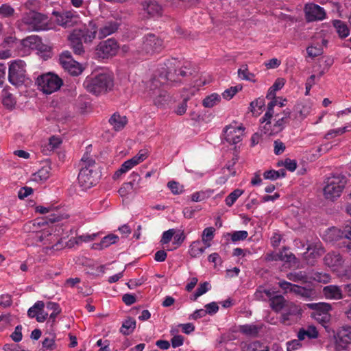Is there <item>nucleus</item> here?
Here are the masks:
<instances>
[{
    "instance_id": "nucleus-1",
    "label": "nucleus",
    "mask_w": 351,
    "mask_h": 351,
    "mask_svg": "<svg viewBox=\"0 0 351 351\" xmlns=\"http://www.w3.org/2000/svg\"><path fill=\"white\" fill-rule=\"evenodd\" d=\"M97 173L95 171V162L93 159L84 156L81 159V169L77 180L82 190H87L97 183Z\"/></svg>"
},
{
    "instance_id": "nucleus-2",
    "label": "nucleus",
    "mask_w": 351,
    "mask_h": 351,
    "mask_svg": "<svg viewBox=\"0 0 351 351\" xmlns=\"http://www.w3.org/2000/svg\"><path fill=\"white\" fill-rule=\"evenodd\" d=\"M83 86L88 93L98 95L110 89L113 86V82L109 75L101 73L95 76H88Z\"/></svg>"
},
{
    "instance_id": "nucleus-3",
    "label": "nucleus",
    "mask_w": 351,
    "mask_h": 351,
    "mask_svg": "<svg viewBox=\"0 0 351 351\" xmlns=\"http://www.w3.org/2000/svg\"><path fill=\"white\" fill-rule=\"evenodd\" d=\"M346 183V178L342 174H335L327 178L323 189L324 197L335 201L341 196Z\"/></svg>"
},
{
    "instance_id": "nucleus-4",
    "label": "nucleus",
    "mask_w": 351,
    "mask_h": 351,
    "mask_svg": "<svg viewBox=\"0 0 351 351\" xmlns=\"http://www.w3.org/2000/svg\"><path fill=\"white\" fill-rule=\"evenodd\" d=\"M48 17L42 13L30 11L25 13L21 19V25L29 32L44 30L47 25Z\"/></svg>"
},
{
    "instance_id": "nucleus-5",
    "label": "nucleus",
    "mask_w": 351,
    "mask_h": 351,
    "mask_svg": "<svg viewBox=\"0 0 351 351\" xmlns=\"http://www.w3.org/2000/svg\"><path fill=\"white\" fill-rule=\"evenodd\" d=\"M306 306L313 310L311 313V317L322 324L327 330L328 324L331 319L330 311L332 310L331 305L328 303H309Z\"/></svg>"
},
{
    "instance_id": "nucleus-6",
    "label": "nucleus",
    "mask_w": 351,
    "mask_h": 351,
    "mask_svg": "<svg viewBox=\"0 0 351 351\" xmlns=\"http://www.w3.org/2000/svg\"><path fill=\"white\" fill-rule=\"evenodd\" d=\"M36 83L39 88L45 94H51L60 89L63 84L58 75L47 73L38 77Z\"/></svg>"
},
{
    "instance_id": "nucleus-7",
    "label": "nucleus",
    "mask_w": 351,
    "mask_h": 351,
    "mask_svg": "<svg viewBox=\"0 0 351 351\" xmlns=\"http://www.w3.org/2000/svg\"><path fill=\"white\" fill-rule=\"evenodd\" d=\"M26 64L22 60H16L11 62L8 69V80L14 86L23 84L26 77Z\"/></svg>"
},
{
    "instance_id": "nucleus-8",
    "label": "nucleus",
    "mask_w": 351,
    "mask_h": 351,
    "mask_svg": "<svg viewBox=\"0 0 351 351\" xmlns=\"http://www.w3.org/2000/svg\"><path fill=\"white\" fill-rule=\"evenodd\" d=\"M162 48V40L155 34H148L143 37L141 47L143 52L152 55L155 53H159Z\"/></svg>"
},
{
    "instance_id": "nucleus-9",
    "label": "nucleus",
    "mask_w": 351,
    "mask_h": 351,
    "mask_svg": "<svg viewBox=\"0 0 351 351\" xmlns=\"http://www.w3.org/2000/svg\"><path fill=\"white\" fill-rule=\"evenodd\" d=\"M59 62L64 69L72 75H78L83 71L82 65L73 59L71 52L68 51L60 54Z\"/></svg>"
},
{
    "instance_id": "nucleus-10",
    "label": "nucleus",
    "mask_w": 351,
    "mask_h": 351,
    "mask_svg": "<svg viewBox=\"0 0 351 351\" xmlns=\"http://www.w3.org/2000/svg\"><path fill=\"white\" fill-rule=\"evenodd\" d=\"M119 49L117 42L112 38H109L101 41L97 46V54L99 58H107L110 56H114Z\"/></svg>"
},
{
    "instance_id": "nucleus-11",
    "label": "nucleus",
    "mask_w": 351,
    "mask_h": 351,
    "mask_svg": "<svg viewBox=\"0 0 351 351\" xmlns=\"http://www.w3.org/2000/svg\"><path fill=\"white\" fill-rule=\"evenodd\" d=\"M304 12L305 18L308 22L322 21L326 16L324 9L314 3L306 4L304 8Z\"/></svg>"
},
{
    "instance_id": "nucleus-12",
    "label": "nucleus",
    "mask_w": 351,
    "mask_h": 351,
    "mask_svg": "<svg viewBox=\"0 0 351 351\" xmlns=\"http://www.w3.org/2000/svg\"><path fill=\"white\" fill-rule=\"evenodd\" d=\"M336 346L339 350L345 349L348 344L351 343V326H343L335 336Z\"/></svg>"
},
{
    "instance_id": "nucleus-13",
    "label": "nucleus",
    "mask_w": 351,
    "mask_h": 351,
    "mask_svg": "<svg viewBox=\"0 0 351 351\" xmlns=\"http://www.w3.org/2000/svg\"><path fill=\"white\" fill-rule=\"evenodd\" d=\"M143 11L150 17L161 16L163 12L162 5L155 0H145L142 3Z\"/></svg>"
},
{
    "instance_id": "nucleus-14",
    "label": "nucleus",
    "mask_w": 351,
    "mask_h": 351,
    "mask_svg": "<svg viewBox=\"0 0 351 351\" xmlns=\"http://www.w3.org/2000/svg\"><path fill=\"white\" fill-rule=\"evenodd\" d=\"M327 235L332 241L337 240L339 238H346L351 240V221H348L342 229L336 228L329 229Z\"/></svg>"
},
{
    "instance_id": "nucleus-15",
    "label": "nucleus",
    "mask_w": 351,
    "mask_h": 351,
    "mask_svg": "<svg viewBox=\"0 0 351 351\" xmlns=\"http://www.w3.org/2000/svg\"><path fill=\"white\" fill-rule=\"evenodd\" d=\"M243 130L241 127L227 126L224 130V138L230 144L234 145L242 140Z\"/></svg>"
},
{
    "instance_id": "nucleus-16",
    "label": "nucleus",
    "mask_w": 351,
    "mask_h": 351,
    "mask_svg": "<svg viewBox=\"0 0 351 351\" xmlns=\"http://www.w3.org/2000/svg\"><path fill=\"white\" fill-rule=\"evenodd\" d=\"M85 43H91L96 37L97 29L95 23L90 22L82 29H75Z\"/></svg>"
},
{
    "instance_id": "nucleus-17",
    "label": "nucleus",
    "mask_w": 351,
    "mask_h": 351,
    "mask_svg": "<svg viewBox=\"0 0 351 351\" xmlns=\"http://www.w3.org/2000/svg\"><path fill=\"white\" fill-rule=\"evenodd\" d=\"M269 302L270 308L274 312L279 313L286 307L288 301L283 295L278 294V292L276 291V293L271 295Z\"/></svg>"
},
{
    "instance_id": "nucleus-18",
    "label": "nucleus",
    "mask_w": 351,
    "mask_h": 351,
    "mask_svg": "<svg viewBox=\"0 0 351 351\" xmlns=\"http://www.w3.org/2000/svg\"><path fill=\"white\" fill-rule=\"evenodd\" d=\"M132 181L124 183L119 190V193L121 196H126L132 192H136V188L134 186L135 182L138 183L141 180L139 175L133 172L131 174Z\"/></svg>"
},
{
    "instance_id": "nucleus-19",
    "label": "nucleus",
    "mask_w": 351,
    "mask_h": 351,
    "mask_svg": "<svg viewBox=\"0 0 351 351\" xmlns=\"http://www.w3.org/2000/svg\"><path fill=\"white\" fill-rule=\"evenodd\" d=\"M291 117V110L288 108L283 110L282 113L277 112L276 114V121L274 127L276 132H280L283 130L285 125L289 123Z\"/></svg>"
},
{
    "instance_id": "nucleus-20",
    "label": "nucleus",
    "mask_w": 351,
    "mask_h": 351,
    "mask_svg": "<svg viewBox=\"0 0 351 351\" xmlns=\"http://www.w3.org/2000/svg\"><path fill=\"white\" fill-rule=\"evenodd\" d=\"M119 24L116 21H107L99 29L97 33L98 38L102 39L114 33L119 28Z\"/></svg>"
},
{
    "instance_id": "nucleus-21",
    "label": "nucleus",
    "mask_w": 351,
    "mask_h": 351,
    "mask_svg": "<svg viewBox=\"0 0 351 351\" xmlns=\"http://www.w3.org/2000/svg\"><path fill=\"white\" fill-rule=\"evenodd\" d=\"M326 265L332 268H337L341 266L343 263L342 256L338 252H332L328 253L324 258Z\"/></svg>"
},
{
    "instance_id": "nucleus-22",
    "label": "nucleus",
    "mask_w": 351,
    "mask_h": 351,
    "mask_svg": "<svg viewBox=\"0 0 351 351\" xmlns=\"http://www.w3.org/2000/svg\"><path fill=\"white\" fill-rule=\"evenodd\" d=\"M69 40L70 45L73 50V52L76 55H82L84 53V47L82 43L83 40L77 33L73 30V32L69 35Z\"/></svg>"
},
{
    "instance_id": "nucleus-23",
    "label": "nucleus",
    "mask_w": 351,
    "mask_h": 351,
    "mask_svg": "<svg viewBox=\"0 0 351 351\" xmlns=\"http://www.w3.org/2000/svg\"><path fill=\"white\" fill-rule=\"evenodd\" d=\"M297 337L300 341H303L306 337L309 339H315L319 337V332L315 326L310 325L308 326L306 328H300L298 332Z\"/></svg>"
},
{
    "instance_id": "nucleus-24",
    "label": "nucleus",
    "mask_w": 351,
    "mask_h": 351,
    "mask_svg": "<svg viewBox=\"0 0 351 351\" xmlns=\"http://www.w3.org/2000/svg\"><path fill=\"white\" fill-rule=\"evenodd\" d=\"M311 109V105L307 101L298 103L295 106V117L300 121L303 120L310 113Z\"/></svg>"
},
{
    "instance_id": "nucleus-25",
    "label": "nucleus",
    "mask_w": 351,
    "mask_h": 351,
    "mask_svg": "<svg viewBox=\"0 0 351 351\" xmlns=\"http://www.w3.org/2000/svg\"><path fill=\"white\" fill-rule=\"evenodd\" d=\"M324 295L331 300H339L342 298V291L339 287L336 285L326 286L323 289Z\"/></svg>"
},
{
    "instance_id": "nucleus-26",
    "label": "nucleus",
    "mask_w": 351,
    "mask_h": 351,
    "mask_svg": "<svg viewBox=\"0 0 351 351\" xmlns=\"http://www.w3.org/2000/svg\"><path fill=\"white\" fill-rule=\"evenodd\" d=\"M274 293H276V291L271 289H266L263 286L258 287L254 293V299L259 301H269L270 298Z\"/></svg>"
},
{
    "instance_id": "nucleus-27",
    "label": "nucleus",
    "mask_w": 351,
    "mask_h": 351,
    "mask_svg": "<svg viewBox=\"0 0 351 351\" xmlns=\"http://www.w3.org/2000/svg\"><path fill=\"white\" fill-rule=\"evenodd\" d=\"M51 168L47 164L40 169L37 172L32 174V180L35 182H44L47 180L51 174Z\"/></svg>"
},
{
    "instance_id": "nucleus-28",
    "label": "nucleus",
    "mask_w": 351,
    "mask_h": 351,
    "mask_svg": "<svg viewBox=\"0 0 351 351\" xmlns=\"http://www.w3.org/2000/svg\"><path fill=\"white\" fill-rule=\"evenodd\" d=\"M119 240V237L114 234H110L104 237L100 243H95L93 247L95 250H102L104 248L109 247L110 245L116 243Z\"/></svg>"
},
{
    "instance_id": "nucleus-29",
    "label": "nucleus",
    "mask_w": 351,
    "mask_h": 351,
    "mask_svg": "<svg viewBox=\"0 0 351 351\" xmlns=\"http://www.w3.org/2000/svg\"><path fill=\"white\" fill-rule=\"evenodd\" d=\"M126 117H121L118 113H114L109 119V123L116 131L121 130L127 123Z\"/></svg>"
},
{
    "instance_id": "nucleus-30",
    "label": "nucleus",
    "mask_w": 351,
    "mask_h": 351,
    "mask_svg": "<svg viewBox=\"0 0 351 351\" xmlns=\"http://www.w3.org/2000/svg\"><path fill=\"white\" fill-rule=\"evenodd\" d=\"M261 328L262 326L253 324H245L239 326V331L247 336L256 337Z\"/></svg>"
},
{
    "instance_id": "nucleus-31",
    "label": "nucleus",
    "mask_w": 351,
    "mask_h": 351,
    "mask_svg": "<svg viewBox=\"0 0 351 351\" xmlns=\"http://www.w3.org/2000/svg\"><path fill=\"white\" fill-rule=\"evenodd\" d=\"M136 320L129 317L122 324L120 328V332L123 335H129L133 332L136 328Z\"/></svg>"
},
{
    "instance_id": "nucleus-32",
    "label": "nucleus",
    "mask_w": 351,
    "mask_h": 351,
    "mask_svg": "<svg viewBox=\"0 0 351 351\" xmlns=\"http://www.w3.org/2000/svg\"><path fill=\"white\" fill-rule=\"evenodd\" d=\"M56 15V23L63 27H69L72 24L73 15L70 12H64L62 14H58L53 12Z\"/></svg>"
},
{
    "instance_id": "nucleus-33",
    "label": "nucleus",
    "mask_w": 351,
    "mask_h": 351,
    "mask_svg": "<svg viewBox=\"0 0 351 351\" xmlns=\"http://www.w3.org/2000/svg\"><path fill=\"white\" fill-rule=\"evenodd\" d=\"M332 25L336 29L339 36L341 38H346L350 33L347 24L341 20H334Z\"/></svg>"
},
{
    "instance_id": "nucleus-34",
    "label": "nucleus",
    "mask_w": 351,
    "mask_h": 351,
    "mask_svg": "<svg viewBox=\"0 0 351 351\" xmlns=\"http://www.w3.org/2000/svg\"><path fill=\"white\" fill-rule=\"evenodd\" d=\"M21 43L25 47L38 49L41 44V39L38 36H30L23 39Z\"/></svg>"
},
{
    "instance_id": "nucleus-35",
    "label": "nucleus",
    "mask_w": 351,
    "mask_h": 351,
    "mask_svg": "<svg viewBox=\"0 0 351 351\" xmlns=\"http://www.w3.org/2000/svg\"><path fill=\"white\" fill-rule=\"evenodd\" d=\"M205 250L206 247L202 245L201 241H195L191 244L189 253L192 258H196L202 255Z\"/></svg>"
},
{
    "instance_id": "nucleus-36",
    "label": "nucleus",
    "mask_w": 351,
    "mask_h": 351,
    "mask_svg": "<svg viewBox=\"0 0 351 351\" xmlns=\"http://www.w3.org/2000/svg\"><path fill=\"white\" fill-rule=\"evenodd\" d=\"M277 106V99H272L267 105V110L264 114V116L261 118L262 123H264L267 120H271V119L275 116L278 112V110H275L274 108Z\"/></svg>"
},
{
    "instance_id": "nucleus-37",
    "label": "nucleus",
    "mask_w": 351,
    "mask_h": 351,
    "mask_svg": "<svg viewBox=\"0 0 351 351\" xmlns=\"http://www.w3.org/2000/svg\"><path fill=\"white\" fill-rule=\"evenodd\" d=\"M45 303L43 301H37L32 307L27 311V315L31 317H37L41 311L45 308Z\"/></svg>"
},
{
    "instance_id": "nucleus-38",
    "label": "nucleus",
    "mask_w": 351,
    "mask_h": 351,
    "mask_svg": "<svg viewBox=\"0 0 351 351\" xmlns=\"http://www.w3.org/2000/svg\"><path fill=\"white\" fill-rule=\"evenodd\" d=\"M221 97L217 93H213L204 99L202 104L206 108H212L220 101Z\"/></svg>"
},
{
    "instance_id": "nucleus-39",
    "label": "nucleus",
    "mask_w": 351,
    "mask_h": 351,
    "mask_svg": "<svg viewBox=\"0 0 351 351\" xmlns=\"http://www.w3.org/2000/svg\"><path fill=\"white\" fill-rule=\"evenodd\" d=\"M243 193V191L237 189L231 192L225 199V202L228 206H232L237 199Z\"/></svg>"
},
{
    "instance_id": "nucleus-40",
    "label": "nucleus",
    "mask_w": 351,
    "mask_h": 351,
    "mask_svg": "<svg viewBox=\"0 0 351 351\" xmlns=\"http://www.w3.org/2000/svg\"><path fill=\"white\" fill-rule=\"evenodd\" d=\"M287 278L293 282H306L308 280L307 276L303 271L291 272L287 274Z\"/></svg>"
},
{
    "instance_id": "nucleus-41",
    "label": "nucleus",
    "mask_w": 351,
    "mask_h": 351,
    "mask_svg": "<svg viewBox=\"0 0 351 351\" xmlns=\"http://www.w3.org/2000/svg\"><path fill=\"white\" fill-rule=\"evenodd\" d=\"M3 104L9 109H12L16 105V100L13 95L8 91L3 92Z\"/></svg>"
},
{
    "instance_id": "nucleus-42",
    "label": "nucleus",
    "mask_w": 351,
    "mask_h": 351,
    "mask_svg": "<svg viewBox=\"0 0 351 351\" xmlns=\"http://www.w3.org/2000/svg\"><path fill=\"white\" fill-rule=\"evenodd\" d=\"M210 289V285L208 282L201 283L199 287L196 289L193 298L191 299L195 301L199 296L206 293Z\"/></svg>"
},
{
    "instance_id": "nucleus-43",
    "label": "nucleus",
    "mask_w": 351,
    "mask_h": 351,
    "mask_svg": "<svg viewBox=\"0 0 351 351\" xmlns=\"http://www.w3.org/2000/svg\"><path fill=\"white\" fill-rule=\"evenodd\" d=\"M238 75L242 80L254 81L253 79L254 77V75L248 71L247 65H243L242 68H240L238 70Z\"/></svg>"
},
{
    "instance_id": "nucleus-44",
    "label": "nucleus",
    "mask_w": 351,
    "mask_h": 351,
    "mask_svg": "<svg viewBox=\"0 0 351 351\" xmlns=\"http://www.w3.org/2000/svg\"><path fill=\"white\" fill-rule=\"evenodd\" d=\"M178 332L176 329H171L170 331L171 335H174L171 339V346L173 348H178L183 345L184 337L182 335H176V333Z\"/></svg>"
},
{
    "instance_id": "nucleus-45",
    "label": "nucleus",
    "mask_w": 351,
    "mask_h": 351,
    "mask_svg": "<svg viewBox=\"0 0 351 351\" xmlns=\"http://www.w3.org/2000/svg\"><path fill=\"white\" fill-rule=\"evenodd\" d=\"M286 313L283 315L285 319H287L286 317L291 315H297L300 312V309L297 305L291 302H287L286 307L284 308Z\"/></svg>"
},
{
    "instance_id": "nucleus-46",
    "label": "nucleus",
    "mask_w": 351,
    "mask_h": 351,
    "mask_svg": "<svg viewBox=\"0 0 351 351\" xmlns=\"http://www.w3.org/2000/svg\"><path fill=\"white\" fill-rule=\"evenodd\" d=\"M47 308L53 311V313H51L50 315V318L54 322L57 315L61 312L59 304L56 302H49L47 303Z\"/></svg>"
},
{
    "instance_id": "nucleus-47",
    "label": "nucleus",
    "mask_w": 351,
    "mask_h": 351,
    "mask_svg": "<svg viewBox=\"0 0 351 351\" xmlns=\"http://www.w3.org/2000/svg\"><path fill=\"white\" fill-rule=\"evenodd\" d=\"M215 229L213 227L206 228L202 234V242L211 241L214 237Z\"/></svg>"
},
{
    "instance_id": "nucleus-48",
    "label": "nucleus",
    "mask_w": 351,
    "mask_h": 351,
    "mask_svg": "<svg viewBox=\"0 0 351 351\" xmlns=\"http://www.w3.org/2000/svg\"><path fill=\"white\" fill-rule=\"evenodd\" d=\"M280 261L285 262H295L296 258L295 255L291 252H288L286 247L283 248V250L279 252Z\"/></svg>"
},
{
    "instance_id": "nucleus-49",
    "label": "nucleus",
    "mask_w": 351,
    "mask_h": 351,
    "mask_svg": "<svg viewBox=\"0 0 351 351\" xmlns=\"http://www.w3.org/2000/svg\"><path fill=\"white\" fill-rule=\"evenodd\" d=\"M242 88L241 86H232L230 88L226 89L223 93L222 96L227 100L231 99L239 90Z\"/></svg>"
},
{
    "instance_id": "nucleus-50",
    "label": "nucleus",
    "mask_w": 351,
    "mask_h": 351,
    "mask_svg": "<svg viewBox=\"0 0 351 351\" xmlns=\"http://www.w3.org/2000/svg\"><path fill=\"white\" fill-rule=\"evenodd\" d=\"M14 14V9L8 4H3L0 6V15L2 17L7 18L13 16Z\"/></svg>"
},
{
    "instance_id": "nucleus-51",
    "label": "nucleus",
    "mask_w": 351,
    "mask_h": 351,
    "mask_svg": "<svg viewBox=\"0 0 351 351\" xmlns=\"http://www.w3.org/2000/svg\"><path fill=\"white\" fill-rule=\"evenodd\" d=\"M248 236V232L245 230L234 231L231 234V240L233 242L245 240Z\"/></svg>"
},
{
    "instance_id": "nucleus-52",
    "label": "nucleus",
    "mask_w": 351,
    "mask_h": 351,
    "mask_svg": "<svg viewBox=\"0 0 351 351\" xmlns=\"http://www.w3.org/2000/svg\"><path fill=\"white\" fill-rule=\"evenodd\" d=\"M348 131L347 127H343L338 129L330 130L325 135L326 139H331L332 138L343 134Z\"/></svg>"
},
{
    "instance_id": "nucleus-53",
    "label": "nucleus",
    "mask_w": 351,
    "mask_h": 351,
    "mask_svg": "<svg viewBox=\"0 0 351 351\" xmlns=\"http://www.w3.org/2000/svg\"><path fill=\"white\" fill-rule=\"evenodd\" d=\"M292 293L300 295L302 297H309L311 295L310 291L308 289L296 285H294L293 287Z\"/></svg>"
},
{
    "instance_id": "nucleus-54",
    "label": "nucleus",
    "mask_w": 351,
    "mask_h": 351,
    "mask_svg": "<svg viewBox=\"0 0 351 351\" xmlns=\"http://www.w3.org/2000/svg\"><path fill=\"white\" fill-rule=\"evenodd\" d=\"M330 276L326 273L317 272L314 274L313 279L319 282L328 283L330 280Z\"/></svg>"
},
{
    "instance_id": "nucleus-55",
    "label": "nucleus",
    "mask_w": 351,
    "mask_h": 351,
    "mask_svg": "<svg viewBox=\"0 0 351 351\" xmlns=\"http://www.w3.org/2000/svg\"><path fill=\"white\" fill-rule=\"evenodd\" d=\"M175 233L176 230L174 229H169L164 232L160 240V243L162 244H167L172 239Z\"/></svg>"
},
{
    "instance_id": "nucleus-56",
    "label": "nucleus",
    "mask_w": 351,
    "mask_h": 351,
    "mask_svg": "<svg viewBox=\"0 0 351 351\" xmlns=\"http://www.w3.org/2000/svg\"><path fill=\"white\" fill-rule=\"evenodd\" d=\"M274 152L276 155H280L282 154L285 150V145L280 140H276L274 143Z\"/></svg>"
},
{
    "instance_id": "nucleus-57",
    "label": "nucleus",
    "mask_w": 351,
    "mask_h": 351,
    "mask_svg": "<svg viewBox=\"0 0 351 351\" xmlns=\"http://www.w3.org/2000/svg\"><path fill=\"white\" fill-rule=\"evenodd\" d=\"M16 41V38L12 36H8L4 38L1 45L3 48L12 47Z\"/></svg>"
},
{
    "instance_id": "nucleus-58",
    "label": "nucleus",
    "mask_w": 351,
    "mask_h": 351,
    "mask_svg": "<svg viewBox=\"0 0 351 351\" xmlns=\"http://www.w3.org/2000/svg\"><path fill=\"white\" fill-rule=\"evenodd\" d=\"M43 347L45 349L53 350L56 348L53 337H46L43 341Z\"/></svg>"
},
{
    "instance_id": "nucleus-59",
    "label": "nucleus",
    "mask_w": 351,
    "mask_h": 351,
    "mask_svg": "<svg viewBox=\"0 0 351 351\" xmlns=\"http://www.w3.org/2000/svg\"><path fill=\"white\" fill-rule=\"evenodd\" d=\"M167 186L175 195L180 194L182 191V187L180 186L179 183L176 181L169 182Z\"/></svg>"
},
{
    "instance_id": "nucleus-60",
    "label": "nucleus",
    "mask_w": 351,
    "mask_h": 351,
    "mask_svg": "<svg viewBox=\"0 0 351 351\" xmlns=\"http://www.w3.org/2000/svg\"><path fill=\"white\" fill-rule=\"evenodd\" d=\"M22 326L19 325L16 326L14 331L11 335V337L12 340L15 342H19L21 341L23 335H22Z\"/></svg>"
},
{
    "instance_id": "nucleus-61",
    "label": "nucleus",
    "mask_w": 351,
    "mask_h": 351,
    "mask_svg": "<svg viewBox=\"0 0 351 351\" xmlns=\"http://www.w3.org/2000/svg\"><path fill=\"white\" fill-rule=\"evenodd\" d=\"M185 235L183 231H181L177 234L175 233L173 235V244L176 245L174 249H176L179 247L184 241Z\"/></svg>"
},
{
    "instance_id": "nucleus-62",
    "label": "nucleus",
    "mask_w": 351,
    "mask_h": 351,
    "mask_svg": "<svg viewBox=\"0 0 351 351\" xmlns=\"http://www.w3.org/2000/svg\"><path fill=\"white\" fill-rule=\"evenodd\" d=\"M33 193V189L29 186L22 187L18 192V197L21 199H23Z\"/></svg>"
},
{
    "instance_id": "nucleus-63",
    "label": "nucleus",
    "mask_w": 351,
    "mask_h": 351,
    "mask_svg": "<svg viewBox=\"0 0 351 351\" xmlns=\"http://www.w3.org/2000/svg\"><path fill=\"white\" fill-rule=\"evenodd\" d=\"M205 308L206 314L210 315L215 314L219 310V306L215 302L207 304L206 305H205Z\"/></svg>"
},
{
    "instance_id": "nucleus-64",
    "label": "nucleus",
    "mask_w": 351,
    "mask_h": 351,
    "mask_svg": "<svg viewBox=\"0 0 351 351\" xmlns=\"http://www.w3.org/2000/svg\"><path fill=\"white\" fill-rule=\"evenodd\" d=\"M306 51L308 56L311 58L317 57L322 53V50L320 48L313 46L307 47Z\"/></svg>"
}]
</instances>
